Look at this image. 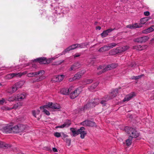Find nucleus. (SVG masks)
Returning <instances> with one entry per match:
<instances>
[{
	"instance_id": "obj_1",
	"label": "nucleus",
	"mask_w": 154,
	"mask_h": 154,
	"mask_svg": "<svg viewBox=\"0 0 154 154\" xmlns=\"http://www.w3.org/2000/svg\"><path fill=\"white\" fill-rule=\"evenodd\" d=\"M124 130L126 132L130 135L129 137L132 138H135L139 136V133L134 128L126 126Z\"/></svg>"
},
{
	"instance_id": "obj_2",
	"label": "nucleus",
	"mask_w": 154,
	"mask_h": 154,
	"mask_svg": "<svg viewBox=\"0 0 154 154\" xmlns=\"http://www.w3.org/2000/svg\"><path fill=\"white\" fill-rule=\"evenodd\" d=\"M117 44L115 43H112L106 45H105L104 46L101 47L98 50V51L100 52H103L104 51H106L111 48L115 47Z\"/></svg>"
},
{
	"instance_id": "obj_3",
	"label": "nucleus",
	"mask_w": 154,
	"mask_h": 154,
	"mask_svg": "<svg viewBox=\"0 0 154 154\" xmlns=\"http://www.w3.org/2000/svg\"><path fill=\"white\" fill-rule=\"evenodd\" d=\"M80 124L83 126H89L94 127L96 126L95 123L89 120H86L80 123Z\"/></svg>"
},
{
	"instance_id": "obj_4",
	"label": "nucleus",
	"mask_w": 154,
	"mask_h": 154,
	"mask_svg": "<svg viewBox=\"0 0 154 154\" xmlns=\"http://www.w3.org/2000/svg\"><path fill=\"white\" fill-rule=\"evenodd\" d=\"M45 73V72L44 70H42L39 71L30 72L28 73L27 74V76L29 77H33L36 76L37 75H39L40 76L43 75Z\"/></svg>"
},
{
	"instance_id": "obj_5",
	"label": "nucleus",
	"mask_w": 154,
	"mask_h": 154,
	"mask_svg": "<svg viewBox=\"0 0 154 154\" xmlns=\"http://www.w3.org/2000/svg\"><path fill=\"white\" fill-rule=\"evenodd\" d=\"M85 128L83 127H81L78 130L79 134H81L80 137L82 139L84 138L85 136L87 134L86 131H85Z\"/></svg>"
},
{
	"instance_id": "obj_6",
	"label": "nucleus",
	"mask_w": 154,
	"mask_h": 154,
	"mask_svg": "<svg viewBox=\"0 0 154 154\" xmlns=\"http://www.w3.org/2000/svg\"><path fill=\"white\" fill-rule=\"evenodd\" d=\"M48 108L53 109H58L61 108L60 105L56 103H53L52 102H48Z\"/></svg>"
},
{
	"instance_id": "obj_7",
	"label": "nucleus",
	"mask_w": 154,
	"mask_h": 154,
	"mask_svg": "<svg viewBox=\"0 0 154 154\" xmlns=\"http://www.w3.org/2000/svg\"><path fill=\"white\" fill-rule=\"evenodd\" d=\"M77 44H75L69 47L62 52V53L60 54V55L65 54L66 53L69 51L77 48Z\"/></svg>"
},
{
	"instance_id": "obj_8",
	"label": "nucleus",
	"mask_w": 154,
	"mask_h": 154,
	"mask_svg": "<svg viewBox=\"0 0 154 154\" xmlns=\"http://www.w3.org/2000/svg\"><path fill=\"white\" fill-rule=\"evenodd\" d=\"M64 77V75H56L53 77L52 81L54 82H60L63 79Z\"/></svg>"
},
{
	"instance_id": "obj_9",
	"label": "nucleus",
	"mask_w": 154,
	"mask_h": 154,
	"mask_svg": "<svg viewBox=\"0 0 154 154\" xmlns=\"http://www.w3.org/2000/svg\"><path fill=\"white\" fill-rule=\"evenodd\" d=\"M80 67V64L79 63L77 62L75 63L72 65L68 70L69 71H75L76 69H79Z\"/></svg>"
},
{
	"instance_id": "obj_10",
	"label": "nucleus",
	"mask_w": 154,
	"mask_h": 154,
	"mask_svg": "<svg viewBox=\"0 0 154 154\" xmlns=\"http://www.w3.org/2000/svg\"><path fill=\"white\" fill-rule=\"evenodd\" d=\"M86 71L85 70H83L79 71L75 75L74 77V79H79L81 78L82 76L85 73Z\"/></svg>"
},
{
	"instance_id": "obj_11",
	"label": "nucleus",
	"mask_w": 154,
	"mask_h": 154,
	"mask_svg": "<svg viewBox=\"0 0 154 154\" xmlns=\"http://www.w3.org/2000/svg\"><path fill=\"white\" fill-rule=\"evenodd\" d=\"M149 38L148 36H144L135 39L134 41L135 42L139 43L144 42L147 41Z\"/></svg>"
},
{
	"instance_id": "obj_12",
	"label": "nucleus",
	"mask_w": 154,
	"mask_h": 154,
	"mask_svg": "<svg viewBox=\"0 0 154 154\" xmlns=\"http://www.w3.org/2000/svg\"><path fill=\"white\" fill-rule=\"evenodd\" d=\"M72 87L69 88L68 90L65 88H63L61 89L60 92L63 95H68L70 94V92L72 90Z\"/></svg>"
},
{
	"instance_id": "obj_13",
	"label": "nucleus",
	"mask_w": 154,
	"mask_h": 154,
	"mask_svg": "<svg viewBox=\"0 0 154 154\" xmlns=\"http://www.w3.org/2000/svg\"><path fill=\"white\" fill-rule=\"evenodd\" d=\"M34 62H38L40 64H46L47 63L46 58L45 57L37 58L34 60Z\"/></svg>"
},
{
	"instance_id": "obj_14",
	"label": "nucleus",
	"mask_w": 154,
	"mask_h": 154,
	"mask_svg": "<svg viewBox=\"0 0 154 154\" xmlns=\"http://www.w3.org/2000/svg\"><path fill=\"white\" fill-rule=\"evenodd\" d=\"M115 29V28L113 29L110 28L106 30H104L103 32L100 34V35L103 38H105L108 35V34L109 33L113 31Z\"/></svg>"
},
{
	"instance_id": "obj_15",
	"label": "nucleus",
	"mask_w": 154,
	"mask_h": 154,
	"mask_svg": "<svg viewBox=\"0 0 154 154\" xmlns=\"http://www.w3.org/2000/svg\"><path fill=\"white\" fill-rule=\"evenodd\" d=\"M3 130L6 133H12V125L10 124H7L6 126L3 127Z\"/></svg>"
},
{
	"instance_id": "obj_16",
	"label": "nucleus",
	"mask_w": 154,
	"mask_h": 154,
	"mask_svg": "<svg viewBox=\"0 0 154 154\" xmlns=\"http://www.w3.org/2000/svg\"><path fill=\"white\" fill-rule=\"evenodd\" d=\"M117 66L118 65L117 64L112 63V64H109L104 68V70L105 71H107L109 70H111L112 69L116 68Z\"/></svg>"
},
{
	"instance_id": "obj_17",
	"label": "nucleus",
	"mask_w": 154,
	"mask_h": 154,
	"mask_svg": "<svg viewBox=\"0 0 154 154\" xmlns=\"http://www.w3.org/2000/svg\"><path fill=\"white\" fill-rule=\"evenodd\" d=\"M81 89L79 88H77L73 91L70 92V95L74 96H78L81 92Z\"/></svg>"
},
{
	"instance_id": "obj_18",
	"label": "nucleus",
	"mask_w": 154,
	"mask_h": 154,
	"mask_svg": "<svg viewBox=\"0 0 154 154\" xmlns=\"http://www.w3.org/2000/svg\"><path fill=\"white\" fill-rule=\"evenodd\" d=\"M92 103H87L86 104L84 105L83 107L80 109L81 111H85L86 110L89 109L92 106Z\"/></svg>"
},
{
	"instance_id": "obj_19",
	"label": "nucleus",
	"mask_w": 154,
	"mask_h": 154,
	"mask_svg": "<svg viewBox=\"0 0 154 154\" xmlns=\"http://www.w3.org/2000/svg\"><path fill=\"white\" fill-rule=\"evenodd\" d=\"M110 95L112 96H116L119 95V89H115L112 90L110 92Z\"/></svg>"
},
{
	"instance_id": "obj_20",
	"label": "nucleus",
	"mask_w": 154,
	"mask_h": 154,
	"mask_svg": "<svg viewBox=\"0 0 154 154\" xmlns=\"http://www.w3.org/2000/svg\"><path fill=\"white\" fill-rule=\"evenodd\" d=\"M129 48V47L127 45L124 46L122 47H119L118 48V50L119 51V53H121L125 51L128 50Z\"/></svg>"
},
{
	"instance_id": "obj_21",
	"label": "nucleus",
	"mask_w": 154,
	"mask_h": 154,
	"mask_svg": "<svg viewBox=\"0 0 154 154\" xmlns=\"http://www.w3.org/2000/svg\"><path fill=\"white\" fill-rule=\"evenodd\" d=\"M0 147L5 149L11 147L10 145L8 144H6L2 141H0Z\"/></svg>"
},
{
	"instance_id": "obj_22",
	"label": "nucleus",
	"mask_w": 154,
	"mask_h": 154,
	"mask_svg": "<svg viewBox=\"0 0 154 154\" xmlns=\"http://www.w3.org/2000/svg\"><path fill=\"white\" fill-rule=\"evenodd\" d=\"M20 76L19 73H12L8 74L6 76L7 78L8 79H11L14 77H17Z\"/></svg>"
},
{
	"instance_id": "obj_23",
	"label": "nucleus",
	"mask_w": 154,
	"mask_h": 154,
	"mask_svg": "<svg viewBox=\"0 0 154 154\" xmlns=\"http://www.w3.org/2000/svg\"><path fill=\"white\" fill-rule=\"evenodd\" d=\"M154 30V29L152 27H150L146 29H145L142 31V33H143L147 34Z\"/></svg>"
},
{
	"instance_id": "obj_24",
	"label": "nucleus",
	"mask_w": 154,
	"mask_h": 154,
	"mask_svg": "<svg viewBox=\"0 0 154 154\" xmlns=\"http://www.w3.org/2000/svg\"><path fill=\"white\" fill-rule=\"evenodd\" d=\"M118 53H119L118 50V48L116 49H113L110 50L109 53V54L110 55H114Z\"/></svg>"
},
{
	"instance_id": "obj_25",
	"label": "nucleus",
	"mask_w": 154,
	"mask_h": 154,
	"mask_svg": "<svg viewBox=\"0 0 154 154\" xmlns=\"http://www.w3.org/2000/svg\"><path fill=\"white\" fill-rule=\"evenodd\" d=\"M45 77L44 76H40L38 78H35L32 81L33 83L41 81L45 79Z\"/></svg>"
},
{
	"instance_id": "obj_26",
	"label": "nucleus",
	"mask_w": 154,
	"mask_h": 154,
	"mask_svg": "<svg viewBox=\"0 0 154 154\" xmlns=\"http://www.w3.org/2000/svg\"><path fill=\"white\" fill-rule=\"evenodd\" d=\"M18 125L19 132L23 131L25 128V126L23 124H19Z\"/></svg>"
},
{
	"instance_id": "obj_27",
	"label": "nucleus",
	"mask_w": 154,
	"mask_h": 154,
	"mask_svg": "<svg viewBox=\"0 0 154 154\" xmlns=\"http://www.w3.org/2000/svg\"><path fill=\"white\" fill-rule=\"evenodd\" d=\"M77 48H85V47H86L87 45H88V43H83L81 44H77Z\"/></svg>"
},
{
	"instance_id": "obj_28",
	"label": "nucleus",
	"mask_w": 154,
	"mask_h": 154,
	"mask_svg": "<svg viewBox=\"0 0 154 154\" xmlns=\"http://www.w3.org/2000/svg\"><path fill=\"white\" fill-rule=\"evenodd\" d=\"M18 125H16L14 126H13L12 125V132H13L14 133H19V130L18 127Z\"/></svg>"
},
{
	"instance_id": "obj_29",
	"label": "nucleus",
	"mask_w": 154,
	"mask_h": 154,
	"mask_svg": "<svg viewBox=\"0 0 154 154\" xmlns=\"http://www.w3.org/2000/svg\"><path fill=\"white\" fill-rule=\"evenodd\" d=\"M144 47L141 46L140 45H137L133 46V48L139 51H141L144 49Z\"/></svg>"
},
{
	"instance_id": "obj_30",
	"label": "nucleus",
	"mask_w": 154,
	"mask_h": 154,
	"mask_svg": "<svg viewBox=\"0 0 154 154\" xmlns=\"http://www.w3.org/2000/svg\"><path fill=\"white\" fill-rule=\"evenodd\" d=\"M70 130L72 133V135L73 137H75L77 135L79 134L77 130H75V129L73 128H71Z\"/></svg>"
},
{
	"instance_id": "obj_31",
	"label": "nucleus",
	"mask_w": 154,
	"mask_h": 154,
	"mask_svg": "<svg viewBox=\"0 0 154 154\" xmlns=\"http://www.w3.org/2000/svg\"><path fill=\"white\" fill-rule=\"evenodd\" d=\"M18 88V83L15 84L14 85V86L12 87V91H11V93H12L15 92L16 91V90Z\"/></svg>"
},
{
	"instance_id": "obj_32",
	"label": "nucleus",
	"mask_w": 154,
	"mask_h": 154,
	"mask_svg": "<svg viewBox=\"0 0 154 154\" xmlns=\"http://www.w3.org/2000/svg\"><path fill=\"white\" fill-rule=\"evenodd\" d=\"M140 26H139L138 24H137V23H135L134 24H133L132 25H128L127 26V28H129L130 29H134L135 28H137L140 27Z\"/></svg>"
},
{
	"instance_id": "obj_33",
	"label": "nucleus",
	"mask_w": 154,
	"mask_h": 154,
	"mask_svg": "<svg viewBox=\"0 0 154 154\" xmlns=\"http://www.w3.org/2000/svg\"><path fill=\"white\" fill-rule=\"evenodd\" d=\"M93 82V80L91 79H86L83 80L82 81V83L84 85L88 84L91 83Z\"/></svg>"
},
{
	"instance_id": "obj_34",
	"label": "nucleus",
	"mask_w": 154,
	"mask_h": 154,
	"mask_svg": "<svg viewBox=\"0 0 154 154\" xmlns=\"http://www.w3.org/2000/svg\"><path fill=\"white\" fill-rule=\"evenodd\" d=\"M132 138L131 137H129L128 139H127L126 140V144L127 146H129L132 143Z\"/></svg>"
},
{
	"instance_id": "obj_35",
	"label": "nucleus",
	"mask_w": 154,
	"mask_h": 154,
	"mask_svg": "<svg viewBox=\"0 0 154 154\" xmlns=\"http://www.w3.org/2000/svg\"><path fill=\"white\" fill-rule=\"evenodd\" d=\"M99 83L98 82H96L94 83V84L92 85L91 86H90L88 88V89L89 90H91L92 89V87H93L94 89H95L97 85H98Z\"/></svg>"
},
{
	"instance_id": "obj_36",
	"label": "nucleus",
	"mask_w": 154,
	"mask_h": 154,
	"mask_svg": "<svg viewBox=\"0 0 154 154\" xmlns=\"http://www.w3.org/2000/svg\"><path fill=\"white\" fill-rule=\"evenodd\" d=\"M148 20L147 18H143L140 20V23L142 24H144L146 23Z\"/></svg>"
},
{
	"instance_id": "obj_37",
	"label": "nucleus",
	"mask_w": 154,
	"mask_h": 154,
	"mask_svg": "<svg viewBox=\"0 0 154 154\" xmlns=\"http://www.w3.org/2000/svg\"><path fill=\"white\" fill-rule=\"evenodd\" d=\"M25 83V81H21L17 83L18 85V88H21Z\"/></svg>"
},
{
	"instance_id": "obj_38",
	"label": "nucleus",
	"mask_w": 154,
	"mask_h": 154,
	"mask_svg": "<svg viewBox=\"0 0 154 154\" xmlns=\"http://www.w3.org/2000/svg\"><path fill=\"white\" fill-rule=\"evenodd\" d=\"M64 123L66 125V127H68L71 124V122L70 120L67 119Z\"/></svg>"
},
{
	"instance_id": "obj_39",
	"label": "nucleus",
	"mask_w": 154,
	"mask_h": 154,
	"mask_svg": "<svg viewBox=\"0 0 154 154\" xmlns=\"http://www.w3.org/2000/svg\"><path fill=\"white\" fill-rule=\"evenodd\" d=\"M48 106V103H47V104L46 105H45L43 106H41L40 107V108L41 110H43L45 109V108H46V109H48V106Z\"/></svg>"
},
{
	"instance_id": "obj_40",
	"label": "nucleus",
	"mask_w": 154,
	"mask_h": 154,
	"mask_svg": "<svg viewBox=\"0 0 154 154\" xmlns=\"http://www.w3.org/2000/svg\"><path fill=\"white\" fill-rule=\"evenodd\" d=\"M133 97H125L123 100V102H125L126 101H128L130 100Z\"/></svg>"
},
{
	"instance_id": "obj_41",
	"label": "nucleus",
	"mask_w": 154,
	"mask_h": 154,
	"mask_svg": "<svg viewBox=\"0 0 154 154\" xmlns=\"http://www.w3.org/2000/svg\"><path fill=\"white\" fill-rule=\"evenodd\" d=\"M66 143L67 144V145L68 146H69L70 145L71 140L69 138H66Z\"/></svg>"
},
{
	"instance_id": "obj_42",
	"label": "nucleus",
	"mask_w": 154,
	"mask_h": 154,
	"mask_svg": "<svg viewBox=\"0 0 154 154\" xmlns=\"http://www.w3.org/2000/svg\"><path fill=\"white\" fill-rule=\"evenodd\" d=\"M16 97H10L8 98V100L9 101H13L14 100H16Z\"/></svg>"
},
{
	"instance_id": "obj_43",
	"label": "nucleus",
	"mask_w": 154,
	"mask_h": 154,
	"mask_svg": "<svg viewBox=\"0 0 154 154\" xmlns=\"http://www.w3.org/2000/svg\"><path fill=\"white\" fill-rule=\"evenodd\" d=\"M144 76V75L143 74L137 76H134L133 77V79H135V80L141 78L142 76Z\"/></svg>"
},
{
	"instance_id": "obj_44",
	"label": "nucleus",
	"mask_w": 154,
	"mask_h": 154,
	"mask_svg": "<svg viewBox=\"0 0 154 154\" xmlns=\"http://www.w3.org/2000/svg\"><path fill=\"white\" fill-rule=\"evenodd\" d=\"M54 135L55 137H59L61 136L60 133L58 132H56L54 134Z\"/></svg>"
},
{
	"instance_id": "obj_45",
	"label": "nucleus",
	"mask_w": 154,
	"mask_h": 154,
	"mask_svg": "<svg viewBox=\"0 0 154 154\" xmlns=\"http://www.w3.org/2000/svg\"><path fill=\"white\" fill-rule=\"evenodd\" d=\"M136 66V64L134 62L131 63V64L129 65V66L131 67H135Z\"/></svg>"
},
{
	"instance_id": "obj_46",
	"label": "nucleus",
	"mask_w": 154,
	"mask_h": 154,
	"mask_svg": "<svg viewBox=\"0 0 154 154\" xmlns=\"http://www.w3.org/2000/svg\"><path fill=\"white\" fill-rule=\"evenodd\" d=\"M5 102V100L4 98H2L1 100H0V105H2Z\"/></svg>"
},
{
	"instance_id": "obj_47",
	"label": "nucleus",
	"mask_w": 154,
	"mask_h": 154,
	"mask_svg": "<svg viewBox=\"0 0 154 154\" xmlns=\"http://www.w3.org/2000/svg\"><path fill=\"white\" fill-rule=\"evenodd\" d=\"M136 95L134 92H132L128 95V96H135Z\"/></svg>"
},
{
	"instance_id": "obj_48",
	"label": "nucleus",
	"mask_w": 154,
	"mask_h": 154,
	"mask_svg": "<svg viewBox=\"0 0 154 154\" xmlns=\"http://www.w3.org/2000/svg\"><path fill=\"white\" fill-rule=\"evenodd\" d=\"M43 112H44L45 113V114H46L48 116H49L50 114L49 112L46 109H44V110H43Z\"/></svg>"
},
{
	"instance_id": "obj_49",
	"label": "nucleus",
	"mask_w": 154,
	"mask_h": 154,
	"mask_svg": "<svg viewBox=\"0 0 154 154\" xmlns=\"http://www.w3.org/2000/svg\"><path fill=\"white\" fill-rule=\"evenodd\" d=\"M18 107V103H17L16 104H15L13 106V107L12 108V109H16Z\"/></svg>"
},
{
	"instance_id": "obj_50",
	"label": "nucleus",
	"mask_w": 154,
	"mask_h": 154,
	"mask_svg": "<svg viewBox=\"0 0 154 154\" xmlns=\"http://www.w3.org/2000/svg\"><path fill=\"white\" fill-rule=\"evenodd\" d=\"M104 69H103L102 70V71H100L99 72L97 73V74L98 75H100L102 74V73L106 72V71H105L104 70Z\"/></svg>"
},
{
	"instance_id": "obj_51",
	"label": "nucleus",
	"mask_w": 154,
	"mask_h": 154,
	"mask_svg": "<svg viewBox=\"0 0 154 154\" xmlns=\"http://www.w3.org/2000/svg\"><path fill=\"white\" fill-rule=\"evenodd\" d=\"M106 101L105 100H102L100 102V103L102 104H103V106L106 105Z\"/></svg>"
},
{
	"instance_id": "obj_52",
	"label": "nucleus",
	"mask_w": 154,
	"mask_h": 154,
	"mask_svg": "<svg viewBox=\"0 0 154 154\" xmlns=\"http://www.w3.org/2000/svg\"><path fill=\"white\" fill-rule=\"evenodd\" d=\"M144 14L146 16H148L149 15L150 13L149 11H146L144 12Z\"/></svg>"
},
{
	"instance_id": "obj_53",
	"label": "nucleus",
	"mask_w": 154,
	"mask_h": 154,
	"mask_svg": "<svg viewBox=\"0 0 154 154\" xmlns=\"http://www.w3.org/2000/svg\"><path fill=\"white\" fill-rule=\"evenodd\" d=\"M17 103H18V107H19V108L22 106L23 104V103L21 102H19Z\"/></svg>"
},
{
	"instance_id": "obj_54",
	"label": "nucleus",
	"mask_w": 154,
	"mask_h": 154,
	"mask_svg": "<svg viewBox=\"0 0 154 154\" xmlns=\"http://www.w3.org/2000/svg\"><path fill=\"white\" fill-rule=\"evenodd\" d=\"M17 103H18V107H19V108L22 106L23 104V103L21 102H19Z\"/></svg>"
},
{
	"instance_id": "obj_55",
	"label": "nucleus",
	"mask_w": 154,
	"mask_h": 154,
	"mask_svg": "<svg viewBox=\"0 0 154 154\" xmlns=\"http://www.w3.org/2000/svg\"><path fill=\"white\" fill-rule=\"evenodd\" d=\"M32 115H33V116L35 117H36V113L35 110H33L32 111Z\"/></svg>"
},
{
	"instance_id": "obj_56",
	"label": "nucleus",
	"mask_w": 154,
	"mask_h": 154,
	"mask_svg": "<svg viewBox=\"0 0 154 154\" xmlns=\"http://www.w3.org/2000/svg\"><path fill=\"white\" fill-rule=\"evenodd\" d=\"M65 127H66V125L64 123L62 125H61L60 126L59 128H63Z\"/></svg>"
},
{
	"instance_id": "obj_57",
	"label": "nucleus",
	"mask_w": 154,
	"mask_h": 154,
	"mask_svg": "<svg viewBox=\"0 0 154 154\" xmlns=\"http://www.w3.org/2000/svg\"><path fill=\"white\" fill-rule=\"evenodd\" d=\"M26 95H27L24 92H23L21 94V96H26Z\"/></svg>"
},
{
	"instance_id": "obj_58",
	"label": "nucleus",
	"mask_w": 154,
	"mask_h": 154,
	"mask_svg": "<svg viewBox=\"0 0 154 154\" xmlns=\"http://www.w3.org/2000/svg\"><path fill=\"white\" fill-rule=\"evenodd\" d=\"M103 69L104 68L102 66H99V67H98L97 68V69L99 70L100 69Z\"/></svg>"
},
{
	"instance_id": "obj_59",
	"label": "nucleus",
	"mask_w": 154,
	"mask_h": 154,
	"mask_svg": "<svg viewBox=\"0 0 154 154\" xmlns=\"http://www.w3.org/2000/svg\"><path fill=\"white\" fill-rule=\"evenodd\" d=\"M80 56V54H76L74 55V57H79Z\"/></svg>"
},
{
	"instance_id": "obj_60",
	"label": "nucleus",
	"mask_w": 154,
	"mask_h": 154,
	"mask_svg": "<svg viewBox=\"0 0 154 154\" xmlns=\"http://www.w3.org/2000/svg\"><path fill=\"white\" fill-rule=\"evenodd\" d=\"M53 150L54 152H57L58 151L57 149L55 147L53 148Z\"/></svg>"
},
{
	"instance_id": "obj_61",
	"label": "nucleus",
	"mask_w": 154,
	"mask_h": 154,
	"mask_svg": "<svg viewBox=\"0 0 154 154\" xmlns=\"http://www.w3.org/2000/svg\"><path fill=\"white\" fill-rule=\"evenodd\" d=\"M62 134L63 136V137L64 138H66L68 137V135H67L64 134V133H62Z\"/></svg>"
},
{
	"instance_id": "obj_62",
	"label": "nucleus",
	"mask_w": 154,
	"mask_h": 154,
	"mask_svg": "<svg viewBox=\"0 0 154 154\" xmlns=\"http://www.w3.org/2000/svg\"><path fill=\"white\" fill-rule=\"evenodd\" d=\"M75 79H74V77L73 78H70L69 79V81L70 82H71L73 80H75Z\"/></svg>"
},
{
	"instance_id": "obj_63",
	"label": "nucleus",
	"mask_w": 154,
	"mask_h": 154,
	"mask_svg": "<svg viewBox=\"0 0 154 154\" xmlns=\"http://www.w3.org/2000/svg\"><path fill=\"white\" fill-rule=\"evenodd\" d=\"M96 29L100 30L101 29V27L100 26H97L96 28Z\"/></svg>"
},
{
	"instance_id": "obj_64",
	"label": "nucleus",
	"mask_w": 154,
	"mask_h": 154,
	"mask_svg": "<svg viewBox=\"0 0 154 154\" xmlns=\"http://www.w3.org/2000/svg\"><path fill=\"white\" fill-rule=\"evenodd\" d=\"M24 98H23V97H20L19 98H17V100L19 101V99L21 100L23 99H24Z\"/></svg>"
}]
</instances>
